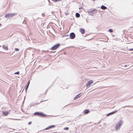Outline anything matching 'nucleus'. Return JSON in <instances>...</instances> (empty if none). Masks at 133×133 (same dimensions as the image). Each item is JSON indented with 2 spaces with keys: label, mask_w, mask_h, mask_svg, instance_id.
Masks as SVG:
<instances>
[{
  "label": "nucleus",
  "mask_w": 133,
  "mask_h": 133,
  "mask_svg": "<svg viewBox=\"0 0 133 133\" xmlns=\"http://www.w3.org/2000/svg\"><path fill=\"white\" fill-rule=\"evenodd\" d=\"M81 9V8H79V9Z\"/></svg>",
  "instance_id": "obj_35"
},
{
  "label": "nucleus",
  "mask_w": 133,
  "mask_h": 133,
  "mask_svg": "<svg viewBox=\"0 0 133 133\" xmlns=\"http://www.w3.org/2000/svg\"><path fill=\"white\" fill-rule=\"evenodd\" d=\"M65 14L66 15H67V14H68V13H66Z\"/></svg>",
  "instance_id": "obj_31"
},
{
  "label": "nucleus",
  "mask_w": 133,
  "mask_h": 133,
  "mask_svg": "<svg viewBox=\"0 0 133 133\" xmlns=\"http://www.w3.org/2000/svg\"><path fill=\"white\" fill-rule=\"evenodd\" d=\"M70 39H74L75 38V35L74 32H71L70 34Z\"/></svg>",
  "instance_id": "obj_6"
},
{
  "label": "nucleus",
  "mask_w": 133,
  "mask_h": 133,
  "mask_svg": "<svg viewBox=\"0 0 133 133\" xmlns=\"http://www.w3.org/2000/svg\"><path fill=\"white\" fill-rule=\"evenodd\" d=\"M55 127V125H53L51 126H49V127H48L47 128H45V130H47L49 129L52 128H53Z\"/></svg>",
  "instance_id": "obj_9"
},
{
  "label": "nucleus",
  "mask_w": 133,
  "mask_h": 133,
  "mask_svg": "<svg viewBox=\"0 0 133 133\" xmlns=\"http://www.w3.org/2000/svg\"><path fill=\"white\" fill-rule=\"evenodd\" d=\"M32 123V122H29V123H28V124L29 125H30Z\"/></svg>",
  "instance_id": "obj_27"
},
{
  "label": "nucleus",
  "mask_w": 133,
  "mask_h": 133,
  "mask_svg": "<svg viewBox=\"0 0 133 133\" xmlns=\"http://www.w3.org/2000/svg\"><path fill=\"white\" fill-rule=\"evenodd\" d=\"M60 44H57L54 45L51 48V50H54L57 48H58L60 46Z\"/></svg>",
  "instance_id": "obj_4"
},
{
  "label": "nucleus",
  "mask_w": 133,
  "mask_h": 133,
  "mask_svg": "<svg viewBox=\"0 0 133 133\" xmlns=\"http://www.w3.org/2000/svg\"><path fill=\"white\" fill-rule=\"evenodd\" d=\"M62 0H51L52 1L54 2H57L59 1H61Z\"/></svg>",
  "instance_id": "obj_17"
},
{
  "label": "nucleus",
  "mask_w": 133,
  "mask_h": 133,
  "mask_svg": "<svg viewBox=\"0 0 133 133\" xmlns=\"http://www.w3.org/2000/svg\"><path fill=\"white\" fill-rule=\"evenodd\" d=\"M101 8L102 9L105 10L107 9V8L104 6L102 5L101 6Z\"/></svg>",
  "instance_id": "obj_14"
},
{
  "label": "nucleus",
  "mask_w": 133,
  "mask_h": 133,
  "mask_svg": "<svg viewBox=\"0 0 133 133\" xmlns=\"http://www.w3.org/2000/svg\"><path fill=\"white\" fill-rule=\"evenodd\" d=\"M69 37V36L68 35H63L62 36V37Z\"/></svg>",
  "instance_id": "obj_24"
},
{
  "label": "nucleus",
  "mask_w": 133,
  "mask_h": 133,
  "mask_svg": "<svg viewBox=\"0 0 133 133\" xmlns=\"http://www.w3.org/2000/svg\"><path fill=\"white\" fill-rule=\"evenodd\" d=\"M93 83V81L92 80H90L86 84V88H88V87H89L90 86V85Z\"/></svg>",
  "instance_id": "obj_5"
},
{
  "label": "nucleus",
  "mask_w": 133,
  "mask_h": 133,
  "mask_svg": "<svg viewBox=\"0 0 133 133\" xmlns=\"http://www.w3.org/2000/svg\"><path fill=\"white\" fill-rule=\"evenodd\" d=\"M122 123L123 122L122 121V120H121L116 124L115 129L116 131L119 129L121 125H122Z\"/></svg>",
  "instance_id": "obj_1"
},
{
  "label": "nucleus",
  "mask_w": 133,
  "mask_h": 133,
  "mask_svg": "<svg viewBox=\"0 0 133 133\" xmlns=\"http://www.w3.org/2000/svg\"><path fill=\"white\" fill-rule=\"evenodd\" d=\"M3 49H4L5 50H8V48L7 47L4 46V45H3Z\"/></svg>",
  "instance_id": "obj_16"
},
{
  "label": "nucleus",
  "mask_w": 133,
  "mask_h": 133,
  "mask_svg": "<svg viewBox=\"0 0 133 133\" xmlns=\"http://www.w3.org/2000/svg\"><path fill=\"white\" fill-rule=\"evenodd\" d=\"M84 112L85 114H87L89 112V111L88 109H86L84 111Z\"/></svg>",
  "instance_id": "obj_13"
},
{
  "label": "nucleus",
  "mask_w": 133,
  "mask_h": 133,
  "mask_svg": "<svg viewBox=\"0 0 133 133\" xmlns=\"http://www.w3.org/2000/svg\"><path fill=\"white\" fill-rule=\"evenodd\" d=\"M17 14L16 13H13L12 14H11V17H12L13 16Z\"/></svg>",
  "instance_id": "obj_19"
},
{
  "label": "nucleus",
  "mask_w": 133,
  "mask_h": 133,
  "mask_svg": "<svg viewBox=\"0 0 133 133\" xmlns=\"http://www.w3.org/2000/svg\"><path fill=\"white\" fill-rule=\"evenodd\" d=\"M19 49L17 48H15V50L16 51H18L19 50Z\"/></svg>",
  "instance_id": "obj_23"
},
{
  "label": "nucleus",
  "mask_w": 133,
  "mask_h": 133,
  "mask_svg": "<svg viewBox=\"0 0 133 133\" xmlns=\"http://www.w3.org/2000/svg\"><path fill=\"white\" fill-rule=\"evenodd\" d=\"M30 81H28V82L26 85V86L29 87L30 83Z\"/></svg>",
  "instance_id": "obj_18"
},
{
  "label": "nucleus",
  "mask_w": 133,
  "mask_h": 133,
  "mask_svg": "<svg viewBox=\"0 0 133 133\" xmlns=\"http://www.w3.org/2000/svg\"><path fill=\"white\" fill-rule=\"evenodd\" d=\"M47 90H46V92L45 93H46V92H47Z\"/></svg>",
  "instance_id": "obj_34"
},
{
  "label": "nucleus",
  "mask_w": 133,
  "mask_h": 133,
  "mask_svg": "<svg viewBox=\"0 0 133 133\" xmlns=\"http://www.w3.org/2000/svg\"><path fill=\"white\" fill-rule=\"evenodd\" d=\"M28 88V87H26V88H25V91H26V92H27V90Z\"/></svg>",
  "instance_id": "obj_25"
},
{
  "label": "nucleus",
  "mask_w": 133,
  "mask_h": 133,
  "mask_svg": "<svg viewBox=\"0 0 133 133\" xmlns=\"http://www.w3.org/2000/svg\"><path fill=\"white\" fill-rule=\"evenodd\" d=\"M81 9V8H79V9Z\"/></svg>",
  "instance_id": "obj_36"
},
{
  "label": "nucleus",
  "mask_w": 133,
  "mask_h": 133,
  "mask_svg": "<svg viewBox=\"0 0 133 133\" xmlns=\"http://www.w3.org/2000/svg\"><path fill=\"white\" fill-rule=\"evenodd\" d=\"M10 110H9V112L8 111H3V114L5 116L8 115L10 113Z\"/></svg>",
  "instance_id": "obj_7"
},
{
  "label": "nucleus",
  "mask_w": 133,
  "mask_h": 133,
  "mask_svg": "<svg viewBox=\"0 0 133 133\" xmlns=\"http://www.w3.org/2000/svg\"><path fill=\"white\" fill-rule=\"evenodd\" d=\"M42 15L43 16H44V14H42Z\"/></svg>",
  "instance_id": "obj_28"
},
{
  "label": "nucleus",
  "mask_w": 133,
  "mask_h": 133,
  "mask_svg": "<svg viewBox=\"0 0 133 133\" xmlns=\"http://www.w3.org/2000/svg\"><path fill=\"white\" fill-rule=\"evenodd\" d=\"M128 50H129L130 51H133V48L130 49H129Z\"/></svg>",
  "instance_id": "obj_26"
},
{
  "label": "nucleus",
  "mask_w": 133,
  "mask_h": 133,
  "mask_svg": "<svg viewBox=\"0 0 133 133\" xmlns=\"http://www.w3.org/2000/svg\"><path fill=\"white\" fill-rule=\"evenodd\" d=\"M80 31L81 32L82 34H84V33L85 31L84 29L82 28H80Z\"/></svg>",
  "instance_id": "obj_12"
},
{
  "label": "nucleus",
  "mask_w": 133,
  "mask_h": 133,
  "mask_svg": "<svg viewBox=\"0 0 133 133\" xmlns=\"http://www.w3.org/2000/svg\"><path fill=\"white\" fill-rule=\"evenodd\" d=\"M113 31V30L111 29H109V31L110 32H112Z\"/></svg>",
  "instance_id": "obj_20"
},
{
  "label": "nucleus",
  "mask_w": 133,
  "mask_h": 133,
  "mask_svg": "<svg viewBox=\"0 0 133 133\" xmlns=\"http://www.w3.org/2000/svg\"><path fill=\"white\" fill-rule=\"evenodd\" d=\"M127 66V65H125L124 66V67H126Z\"/></svg>",
  "instance_id": "obj_29"
},
{
  "label": "nucleus",
  "mask_w": 133,
  "mask_h": 133,
  "mask_svg": "<svg viewBox=\"0 0 133 133\" xmlns=\"http://www.w3.org/2000/svg\"><path fill=\"white\" fill-rule=\"evenodd\" d=\"M34 115L35 116H40L43 117H44L46 116V115L43 114L42 112H36L34 113Z\"/></svg>",
  "instance_id": "obj_3"
},
{
  "label": "nucleus",
  "mask_w": 133,
  "mask_h": 133,
  "mask_svg": "<svg viewBox=\"0 0 133 133\" xmlns=\"http://www.w3.org/2000/svg\"><path fill=\"white\" fill-rule=\"evenodd\" d=\"M2 25L0 23V27Z\"/></svg>",
  "instance_id": "obj_30"
},
{
  "label": "nucleus",
  "mask_w": 133,
  "mask_h": 133,
  "mask_svg": "<svg viewBox=\"0 0 133 133\" xmlns=\"http://www.w3.org/2000/svg\"><path fill=\"white\" fill-rule=\"evenodd\" d=\"M19 74V71H18L17 72H15V74H18V75Z\"/></svg>",
  "instance_id": "obj_22"
},
{
  "label": "nucleus",
  "mask_w": 133,
  "mask_h": 133,
  "mask_svg": "<svg viewBox=\"0 0 133 133\" xmlns=\"http://www.w3.org/2000/svg\"><path fill=\"white\" fill-rule=\"evenodd\" d=\"M11 14H7L5 15V17L6 18H9L11 17Z\"/></svg>",
  "instance_id": "obj_10"
},
{
  "label": "nucleus",
  "mask_w": 133,
  "mask_h": 133,
  "mask_svg": "<svg viewBox=\"0 0 133 133\" xmlns=\"http://www.w3.org/2000/svg\"><path fill=\"white\" fill-rule=\"evenodd\" d=\"M69 129V128L68 127H65L64 128V130H68Z\"/></svg>",
  "instance_id": "obj_21"
},
{
  "label": "nucleus",
  "mask_w": 133,
  "mask_h": 133,
  "mask_svg": "<svg viewBox=\"0 0 133 133\" xmlns=\"http://www.w3.org/2000/svg\"><path fill=\"white\" fill-rule=\"evenodd\" d=\"M127 107V106H125V107H123V108H124V107Z\"/></svg>",
  "instance_id": "obj_32"
},
{
  "label": "nucleus",
  "mask_w": 133,
  "mask_h": 133,
  "mask_svg": "<svg viewBox=\"0 0 133 133\" xmlns=\"http://www.w3.org/2000/svg\"><path fill=\"white\" fill-rule=\"evenodd\" d=\"M41 102V103L42 102V101H41V102Z\"/></svg>",
  "instance_id": "obj_33"
},
{
  "label": "nucleus",
  "mask_w": 133,
  "mask_h": 133,
  "mask_svg": "<svg viewBox=\"0 0 133 133\" xmlns=\"http://www.w3.org/2000/svg\"><path fill=\"white\" fill-rule=\"evenodd\" d=\"M81 93H80L79 94H78L75 97V98H74V100L76 99H78V98H79L81 96Z\"/></svg>",
  "instance_id": "obj_8"
},
{
  "label": "nucleus",
  "mask_w": 133,
  "mask_h": 133,
  "mask_svg": "<svg viewBox=\"0 0 133 133\" xmlns=\"http://www.w3.org/2000/svg\"><path fill=\"white\" fill-rule=\"evenodd\" d=\"M75 16L76 17L78 18L80 16V14L78 13L77 12L76 13Z\"/></svg>",
  "instance_id": "obj_15"
},
{
  "label": "nucleus",
  "mask_w": 133,
  "mask_h": 133,
  "mask_svg": "<svg viewBox=\"0 0 133 133\" xmlns=\"http://www.w3.org/2000/svg\"><path fill=\"white\" fill-rule=\"evenodd\" d=\"M117 112V111H113L111 112L110 113L107 115V116H109L110 115H112V114H114V113H115L116 112Z\"/></svg>",
  "instance_id": "obj_11"
},
{
  "label": "nucleus",
  "mask_w": 133,
  "mask_h": 133,
  "mask_svg": "<svg viewBox=\"0 0 133 133\" xmlns=\"http://www.w3.org/2000/svg\"><path fill=\"white\" fill-rule=\"evenodd\" d=\"M97 11L95 9H89L88 11V13L90 15L94 14L96 13Z\"/></svg>",
  "instance_id": "obj_2"
}]
</instances>
